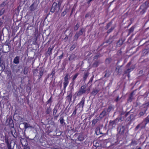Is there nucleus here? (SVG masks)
<instances>
[{
    "instance_id": "nucleus-12",
    "label": "nucleus",
    "mask_w": 149,
    "mask_h": 149,
    "mask_svg": "<svg viewBox=\"0 0 149 149\" xmlns=\"http://www.w3.org/2000/svg\"><path fill=\"white\" fill-rule=\"evenodd\" d=\"M123 43V41L122 39H120L117 42L116 46V47H119L121 46Z\"/></svg>"
},
{
    "instance_id": "nucleus-4",
    "label": "nucleus",
    "mask_w": 149,
    "mask_h": 149,
    "mask_svg": "<svg viewBox=\"0 0 149 149\" xmlns=\"http://www.w3.org/2000/svg\"><path fill=\"white\" fill-rule=\"evenodd\" d=\"M85 29L82 28L78 31L77 32L74 37V40H77L78 38L81 36L82 35L84 32Z\"/></svg>"
},
{
    "instance_id": "nucleus-3",
    "label": "nucleus",
    "mask_w": 149,
    "mask_h": 149,
    "mask_svg": "<svg viewBox=\"0 0 149 149\" xmlns=\"http://www.w3.org/2000/svg\"><path fill=\"white\" fill-rule=\"evenodd\" d=\"M86 86L84 85L81 86L77 92V95L80 96L85 93L86 91Z\"/></svg>"
},
{
    "instance_id": "nucleus-16",
    "label": "nucleus",
    "mask_w": 149,
    "mask_h": 149,
    "mask_svg": "<svg viewBox=\"0 0 149 149\" xmlns=\"http://www.w3.org/2000/svg\"><path fill=\"white\" fill-rule=\"evenodd\" d=\"M77 139V141H81L84 140V137L83 136L82 134H81L79 135L78 136V137Z\"/></svg>"
},
{
    "instance_id": "nucleus-43",
    "label": "nucleus",
    "mask_w": 149,
    "mask_h": 149,
    "mask_svg": "<svg viewBox=\"0 0 149 149\" xmlns=\"http://www.w3.org/2000/svg\"><path fill=\"white\" fill-rule=\"evenodd\" d=\"M122 54V52L121 50V49L118 50L117 52V54L118 56H120Z\"/></svg>"
},
{
    "instance_id": "nucleus-61",
    "label": "nucleus",
    "mask_w": 149,
    "mask_h": 149,
    "mask_svg": "<svg viewBox=\"0 0 149 149\" xmlns=\"http://www.w3.org/2000/svg\"><path fill=\"white\" fill-rule=\"evenodd\" d=\"M129 112L126 113L125 115V117H127V116H128V115H129Z\"/></svg>"
},
{
    "instance_id": "nucleus-59",
    "label": "nucleus",
    "mask_w": 149,
    "mask_h": 149,
    "mask_svg": "<svg viewBox=\"0 0 149 149\" xmlns=\"http://www.w3.org/2000/svg\"><path fill=\"white\" fill-rule=\"evenodd\" d=\"M72 82L70 84V85H72V86H73L74 84L75 81H73L72 80Z\"/></svg>"
},
{
    "instance_id": "nucleus-23",
    "label": "nucleus",
    "mask_w": 149,
    "mask_h": 149,
    "mask_svg": "<svg viewBox=\"0 0 149 149\" xmlns=\"http://www.w3.org/2000/svg\"><path fill=\"white\" fill-rule=\"evenodd\" d=\"M116 70L118 74L120 73L122 71V69L121 68V67H116Z\"/></svg>"
},
{
    "instance_id": "nucleus-30",
    "label": "nucleus",
    "mask_w": 149,
    "mask_h": 149,
    "mask_svg": "<svg viewBox=\"0 0 149 149\" xmlns=\"http://www.w3.org/2000/svg\"><path fill=\"white\" fill-rule=\"evenodd\" d=\"M137 144V141H136L135 140H132V142L130 144V145H136Z\"/></svg>"
},
{
    "instance_id": "nucleus-48",
    "label": "nucleus",
    "mask_w": 149,
    "mask_h": 149,
    "mask_svg": "<svg viewBox=\"0 0 149 149\" xmlns=\"http://www.w3.org/2000/svg\"><path fill=\"white\" fill-rule=\"evenodd\" d=\"M6 1H4L0 4V7H2L6 5L5 2Z\"/></svg>"
},
{
    "instance_id": "nucleus-17",
    "label": "nucleus",
    "mask_w": 149,
    "mask_h": 149,
    "mask_svg": "<svg viewBox=\"0 0 149 149\" xmlns=\"http://www.w3.org/2000/svg\"><path fill=\"white\" fill-rule=\"evenodd\" d=\"M76 57V56L75 54H72L69 56L68 60L70 61L73 60H74Z\"/></svg>"
},
{
    "instance_id": "nucleus-25",
    "label": "nucleus",
    "mask_w": 149,
    "mask_h": 149,
    "mask_svg": "<svg viewBox=\"0 0 149 149\" xmlns=\"http://www.w3.org/2000/svg\"><path fill=\"white\" fill-rule=\"evenodd\" d=\"M78 108H77V107H75V109L74 111H73L72 114V116H75L76 115L77 113V110H78Z\"/></svg>"
},
{
    "instance_id": "nucleus-33",
    "label": "nucleus",
    "mask_w": 149,
    "mask_h": 149,
    "mask_svg": "<svg viewBox=\"0 0 149 149\" xmlns=\"http://www.w3.org/2000/svg\"><path fill=\"white\" fill-rule=\"evenodd\" d=\"M113 109V107L112 105H111L109 106L107 110V112H109Z\"/></svg>"
},
{
    "instance_id": "nucleus-57",
    "label": "nucleus",
    "mask_w": 149,
    "mask_h": 149,
    "mask_svg": "<svg viewBox=\"0 0 149 149\" xmlns=\"http://www.w3.org/2000/svg\"><path fill=\"white\" fill-rule=\"evenodd\" d=\"M117 118V121L118 120V122L119 121H121L123 120V119H122V118L121 117H120L119 118Z\"/></svg>"
},
{
    "instance_id": "nucleus-20",
    "label": "nucleus",
    "mask_w": 149,
    "mask_h": 149,
    "mask_svg": "<svg viewBox=\"0 0 149 149\" xmlns=\"http://www.w3.org/2000/svg\"><path fill=\"white\" fill-rule=\"evenodd\" d=\"M51 111V109L50 106L49 107H47L45 111V113L46 114H49Z\"/></svg>"
},
{
    "instance_id": "nucleus-38",
    "label": "nucleus",
    "mask_w": 149,
    "mask_h": 149,
    "mask_svg": "<svg viewBox=\"0 0 149 149\" xmlns=\"http://www.w3.org/2000/svg\"><path fill=\"white\" fill-rule=\"evenodd\" d=\"M28 71L29 70L28 68L26 67H25L23 71V73L24 74H27L28 72Z\"/></svg>"
},
{
    "instance_id": "nucleus-42",
    "label": "nucleus",
    "mask_w": 149,
    "mask_h": 149,
    "mask_svg": "<svg viewBox=\"0 0 149 149\" xmlns=\"http://www.w3.org/2000/svg\"><path fill=\"white\" fill-rule=\"evenodd\" d=\"M97 122V120L96 119H94L92 120V125L94 126L95 125V124Z\"/></svg>"
},
{
    "instance_id": "nucleus-54",
    "label": "nucleus",
    "mask_w": 149,
    "mask_h": 149,
    "mask_svg": "<svg viewBox=\"0 0 149 149\" xmlns=\"http://www.w3.org/2000/svg\"><path fill=\"white\" fill-rule=\"evenodd\" d=\"M100 57V55H96L94 57V59H97Z\"/></svg>"
},
{
    "instance_id": "nucleus-40",
    "label": "nucleus",
    "mask_w": 149,
    "mask_h": 149,
    "mask_svg": "<svg viewBox=\"0 0 149 149\" xmlns=\"http://www.w3.org/2000/svg\"><path fill=\"white\" fill-rule=\"evenodd\" d=\"M134 26H132L129 29V32L130 33H131L134 30Z\"/></svg>"
},
{
    "instance_id": "nucleus-29",
    "label": "nucleus",
    "mask_w": 149,
    "mask_h": 149,
    "mask_svg": "<svg viewBox=\"0 0 149 149\" xmlns=\"http://www.w3.org/2000/svg\"><path fill=\"white\" fill-rule=\"evenodd\" d=\"M8 149H12L11 143L10 142L6 143Z\"/></svg>"
},
{
    "instance_id": "nucleus-55",
    "label": "nucleus",
    "mask_w": 149,
    "mask_h": 149,
    "mask_svg": "<svg viewBox=\"0 0 149 149\" xmlns=\"http://www.w3.org/2000/svg\"><path fill=\"white\" fill-rule=\"evenodd\" d=\"M54 119L57 120V118H58V116H59V114H57L56 115H54Z\"/></svg>"
},
{
    "instance_id": "nucleus-13",
    "label": "nucleus",
    "mask_w": 149,
    "mask_h": 149,
    "mask_svg": "<svg viewBox=\"0 0 149 149\" xmlns=\"http://www.w3.org/2000/svg\"><path fill=\"white\" fill-rule=\"evenodd\" d=\"M19 56H16L15 58L13 60V63L15 64H18L19 62Z\"/></svg>"
},
{
    "instance_id": "nucleus-31",
    "label": "nucleus",
    "mask_w": 149,
    "mask_h": 149,
    "mask_svg": "<svg viewBox=\"0 0 149 149\" xmlns=\"http://www.w3.org/2000/svg\"><path fill=\"white\" fill-rule=\"evenodd\" d=\"M115 28V26H112L110 29L108 30L107 31V33L108 34L110 33Z\"/></svg>"
},
{
    "instance_id": "nucleus-64",
    "label": "nucleus",
    "mask_w": 149,
    "mask_h": 149,
    "mask_svg": "<svg viewBox=\"0 0 149 149\" xmlns=\"http://www.w3.org/2000/svg\"><path fill=\"white\" fill-rule=\"evenodd\" d=\"M89 16V13H87L86 14L85 16V17L87 18Z\"/></svg>"
},
{
    "instance_id": "nucleus-32",
    "label": "nucleus",
    "mask_w": 149,
    "mask_h": 149,
    "mask_svg": "<svg viewBox=\"0 0 149 149\" xmlns=\"http://www.w3.org/2000/svg\"><path fill=\"white\" fill-rule=\"evenodd\" d=\"M44 72V70H41L39 72V78H40L43 75V74Z\"/></svg>"
},
{
    "instance_id": "nucleus-39",
    "label": "nucleus",
    "mask_w": 149,
    "mask_h": 149,
    "mask_svg": "<svg viewBox=\"0 0 149 149\" xmlns=\"http://www.w3.org/2000/svg\"><path fill=\"white\" fill-rule=\"evenodd\" d=\"M111 24H112L111 22H109L108 24H107L106 26L105 29L106 30L108 29H109V28L111 26Z\"/></svg>"
},
{
    "instance_id": "nucleus-28",
    "label": "nucleus",
    "mask_w": 149,
    "mask_h": 149,
    "mask_svg": "<svg viewBox=\"0 0 149 149\" xmlns=\"http://www.w3.org/2000/svg\"><path fill=\"white\" fill-rule=\"evenodd\" d=\"M106 115V112L105 111H103L100 114V116L101 118H103Z\"/></svg>"
},
{
    "instance_id": "nucleus-5",
    "label": "nucleus",
    "mask_w": 149,
    "mask_h": 149,
    "mask_svg": "<svg viewBox=\"0 0 149 149\" xmlns=\"http://www.w3.org/2000/svg\"><path fill=\"white\" fill-rule=\"evenodd\" d=\"M85 97H83L79 102L77 105L76 107H77L78 108H81L82 109H83L85 104Z\"/></svg>"
},
{
    "instance_id": "nucleus-52",
    "label": "nucleus",
    "mask_w": 149,
    "mask_h": 149,
    "mask_svg": "<svg viewBox=\"0 0 149 149\" xmlns=\"http://www.w3.org/2000/svg\"><path fill=\"white\" fill-rule=\"evenodd\" d=\"M121 98H119V96H118L116 98L115 100L114 101L116 102H118V101Z\"/></svg>"
},
{
    "instance_id": "nucleus-41",
    "label": "nucleus",
    "mask_w": 149,
    "mask_h": 149,
    "mask_svg": "<svg viewBox=\"0 0 149 149\" xmlns=\"http://www.w3.org/2000/svg\"><path fill=\"white\" fill-rule=\"evenodd\" d=\"M144 121L146 122L145 125H146L149 123V117L148 118V116L146 118L144 119Z\"/></svg>"
},
{
    "instance_id": "nucleus-11",
    "label": "nucleus",
    "mask_w": 149,
    "mask_h": 149,
    "mask_svg": "<svg viewBox=\"0 0 149 149\" xmlns=\"http://www.w3.org/2000/svg\"><path fill=\"white\" fill-rule=\"evenodd\" d=\"M89 74V73L88 71H87L86 72H84L83 77V80L84 81H86Z\"/></svg>"
},
{
    "instance_id": "nucleus-8",
    "label": "nucleus",
    "mask_w": 149,
    "mask_h": 149,
    "mask_svg": "<svg viewBox=\"0 0 149 149\" xmlns=\"http://www.w3.org/2000/svg\"><path fill=\"white\" fill-rule=\"evenodd\" d=\"M135 67L134 66H132L130 68H129L127 69L125 71H124V74H129L130 72L132 71H133V70L134 69Z\"/></svg>"
},
{
    "instance_id": "nucleus-44",
    "label": "nucleus",
    "mask_w": 149,
    "mask_h": 149,
    "mask_svg": "<svg viewBox=\"0 0 149 149\" xmlns=\"http://www.w3.org/2000/svg\"><path fill=\"white\" fill-rule=\"evenodd\" d=\"M94 76L93 75V76L90 79V80L89 81V82L88 83V84H89L90 83H91L92 82L93 79L94 78Z\"/></svg>"
},
{
    "instance_id": "nucleus-6",
    "label": "nucleus",
    "mask_w": 149,
    "mask_h": 149,
    "mask_svg": "<svg viewBox=\"0 0 149 149\" xmlns=\"http://www.w3.org/2000/svg\"><path fill=\"white\" fill-rule=\"evenodd\" d=\"M117 118H116L113 121L110 120L109 122V127L111 129L114 128L117 123Z\"/></svg>"
},
{
    "instance_id": "nucleus-19",
    "label": "nucleus",
    "mask_w": 149,
    "mask_h": 149,
    "mask_svg": "<svg viewBox=\"0 0 149 149\" xmlns=\"http://www.w3.org/2000/svg\"><path fill=\"white\" fill-rule=\"evenodd\" d=\"M54 48V47H53L52 48H51L50 47H49L47 52V54L49 55H51L52 54V50Z\"/></svg>"
},
{
    "instance_id": "nucleus-56",
    "label": "nucleus",
    "mask_w": 149,
    "mask_h": 149,
    "mask_svg": "<svg viewBox=\"0 0 149 149\" xmlns=\"http://www.w3.org/2000/svg\"><path fill=\"white\" fill-rule=\"evenodd\" d=\"M131 63H132L131 61L129 62L126 65V67L127 68H128L130 66V65H131Z\"/></svg>"
},
{
    "instance_id": "nucleus-24",
    "label": "nucleus",
    "mask_w": 149,
    "mask_h": 149,
    "mask_svg": "<svg viewBox=\"0 0 149 149\" xmlns=\"http://www.w3.org/2000/svg\"><path fill=\"white\" fill-rule=\"evenodd\" d=\"M99 65V62L98 61H95L93 64V66L94 67H97Z\"/></svg>"
},
{
    "instance_id": "nucleus-1",
    "label": "nucleus",
    "mask_w": 149,
    "mask_h": 149,
    "mask_svg": "<svg viewBox=\"0 0 149 149\" xmlns=\"http://www.w3.org/2000/svg\"><path fill=\"white\" fill-rule=\"evenodd\" d=\"M62 2L59 1L58 2H54L53 3L50 11L52 13H54L55 11L58 12L60 9Z\"/></svg>"
},
{
    "instance_id": "nucleus-53",
    "label": "nucleus",
    "mask_w": 149,
    "mask_h": 149,
    "mask_svg": "<svg viewBox=\"0 0 149 149\" xmlns=\"http://www.w3.org/2000/svg\"><path fill=\"white\" fill-rule=\"evenodd\" d=\"M63 56V52L62 54L60 56H58V58L59 59L61 60Z\"/></svg>"
},
{
    "instance_id": "nucleus-9",
    "label": "nucleus",
    "mask_w": 149,
    "mask_h": 149,
    "mask_svg": "<svg viewBox=\"0 0 149 149\" xmlns=\"http://www.w3.org/2000/svg\"><path fill=\"white\" fill-rule=\"evenodd\" d=\"M119 129V132L121 134H123L124 133L125 127L124 126H120L118 127V130Z\"/></svg>"
},
{
    "instance_id": "nucleus-27",
    "label": "nucleus",
    "mask_w": 149,
    "mask_h": 149,
    "mask_svg": "<svg viewBox=\"0 0 149 149\" xmlns=\"http://www.w3.org/2000/svg\"><path fill=\"white\" fill-rule=\"evenodd\" d=\"M106 73L105 74L104 76V77H109L110 75V72H109V71H108L107 70L106 71Z\"/></svg>"
},
{
    "instance_id": "nucleus-34",
    "label": "nucleus",
    "mask_w": 149,
    "mask_h": 149,
    "mask_svg": "<svg viewBox=\"0 0 149 149\" xmlns=\"http://www.w3.org/2000/svg\"><path fill=\"white\" fill-rule=\"evenodd\" d=\"M5 11V10L4 8H3L0 10V17L4 13Z\"/></svg>"
},
{
    "instance_id": "nucleus-15",
    "label": "nucleus",
    "mask_w": 149,
    "mask_h": 149,
    "mask_svg": "<svg viewBox=\"0 0 149 149\" xmlns=\"http://www.w3.org/2000/svg\"><path fill=\"white\" fill-rule=\"evenodd\" d=\"M99 91L97 88L93 89V91L91 93V95L95 96L99 92Z\"/></svg>"
},
{
    "instance_id": "nucleus-60",
    "label": "nucleus",
    "mask_w": 149,
    "mask_h": 149,
    "mask_svg": "<svg viewBox=\"0 0 149 149\" xmlns=\"http://www.w3.org/2000/svg\"><path fill=\"white\" fill-rule=\"evenodd\" d=\"M140 124H138L136 126V127L135 128V129L136 130H137L139 128V127H140Z\"/></svg>"
},
{
    "instance_id": "nucleus-18",
    "label": "nucleus",
    "mask_w": 149,
    "mask_h": 149,
    "mask_svg": "<svg viewBox=\"0 0 149 149\" xmlns=\"http://www.w3.org/2000/svg\"><path fill=\"white\" fill-rule=\"evenodd\" d=\"M95 132L97 135H98L100 134V128L99 127H97L95 129Z\"/></svg>"
},
{
    "instance_id": "nucleus-47",
    "label": "nucleus",
    "mask_w": 149,
    "mask_h": 149,
    "mask_svg": "<svg viewBox=\"0 0 149 149\" xmlns=\"http://www.w3.org/2000/svg\"><path fill=\"white\" fill-rule=\"evenodd\" d=\"M95 142H94L93 143L94 146L97 148L99 147L100 146L99 144L97 143L96 141V143H95Z\"/></svg>"
},
{
    "instance_id": "nucleus-45",
    "label": "nucleus",
    "mask_w": 149,
    "mask_h": 149,
    "mask_svg": "<svg viewBox=\"0 0 149 149\" xmlns=\"http://www.w3.org/2000/svg\"><path fill=\"white\" fill-rule=\"evenodd\" d=\"M76 47V45L75 44L73 45L70 48V50H73Z\"/></svg>"
},
{
    "instance_id": "nucleus-21",
    "label": "nucleus",
    "mask_w": 149,
    "mask_h": 149,
    "mask_svg": "<svg viewBox=\"0 0 149 149\" xmlns=\"http://www.w3.org/2000/svg\"><path fill=\"white\" fill-rule=\"evenodd\" d=\"M60 122L61 125H63V123L64 124H65V123L64 122V120L63 119V117H61L59 120Z\"/></svg>"
},
{
    "instance_id": "nucleus-2",
    "label": "nucleus",
    "mask_w": 149,
    "mask_h": 149,
    "mask_svg": "<svg viewBox=\"0 0 149 149\" xmlns=\"http://www.w3.org/2000/svg\"><path fill=\"white\" fill-rule=\"evenodd\" d=\"M69 74L67 73L64 77V80L63 83V89L64 90H65L66 87L69 84Z\"/></svg>"
},
{
    "instance_id": "nucleus-37",
    "label": "nucleus",
    "mask_w": 149,
    "mask_h": 149,
    "mask_svg": "<svg viewBox=\"0 0 149 149\" xmlns=\"http://www.w3.org/2000/svg\"><path fill=\"white\" fill-rule=\"evenodd\" d=\"M67 10L65 9L63 12L61 13V16L62 17H64L67 13Z\"/></svg>"
},
{
    "instance_id": "nucleus-62",
    "label": "nucleus",
    "mask_w": 149,
    "mask_h": 149,
    "mask_svg": "<svg viewBox=\"0 0 149 149\" xmlns=\"http://www.w3.org/2000/svg\"><path fill=\"white\" fill-rule=\"evenodd\" d=\"M93 0H89L87 2V3L88 4H89Z\"/></svg>"
},
{
    "instance_id": "nucleus-49",
    "label": "nucleus",
    "mask_w": 149,
    "mask_h": 149,
    "mask_svg": "<svg viewBox=\"0 0 149 149\" xmlns=\"http://www.w3.org/2000/svg\"><path fill=\"white\" fill-rule=\"evenodd\" d=\"M52 96H51L50 97L49 99L47 101V104H49V103H51L52 102Z\"/></svg>"
},
{
    "instance_id": "nucleus-22",
    "label": "nucleus",
    "mask_w": 149,
    "mask_h": 149,
    "mask_svg": "<svg viewBox=\"0 0 149 149\" xmlns=\"http://www.w3.org/2000/svg\"><path fill=\"white\" fill-rule=\"evenodd\" d=\"M80 23L79 22H78L77 24L74 26V31H77L79 28L80 27Z\"/></svg>"
},
{
    "instance_id": "nucleus-14",
    "label": "nucleus",
    "mask_w": 149,
    "mask_h": 149,
    "mask_svg": "<svg viewBox=\"0 0 149 149\" xmlns=\"http://www.w3.org/2000/svg\"><path fill=\"white\" fill-rule=\"evenodd\" d=\"M8 124L9 126L11 128H14V125L13 123V121L11 118H10L9 120Z\"/></svg>"
},
{
    "instance_id": "nucleus-7",
    "label": "nucleus",
    "mask_w": 149,
    "mask_h": 149,
    "mask_svg": "<svg viewBox=\"0 0 149 149\" xmlns=\"http://www.w3.org/2000/svg\"><path fill=\"white\" fill-rule=\"evenodd\" d=\"M68 95L66 97L67 100L70 103L72 100V92L71 91H69V93H68Z\"/></svg>"
},
{
    "instance_id": "nucleus-26",
    "label": "nucleus",
    "mask_w": 149,
    "mask_h": 149,
    "mask_svg": "<svg viewBox=\"0 0 149 149\" xmlns=\"http://www.w3.org/2000/svg\"><path fill=\"white\" fill-rule=\"evenodd\" d=\"M58 109L57 107H55L53 110V115H55L57 112Z\"/></svg>"
},
{
    "instance_id": "nucleus-63",
    "label": "nucleus",
    "mask_w": 149,
    "mask_h": 149,
    "mask_svg": "<svg viewBox=\"0 0 149 149\" xmlns=\"http://www.w3.org/2000/svg\"><path fill=\"white\" fill-rule=\"evenodd\" d=\"M111 61V58H107L106 59V61H108L109 62V63Z\"/></svg>"
},
{
    "instance_id": "nucleus-50",
    "label": "nucleus",
    "mask_w": 149,
    "mask_h": 149,
    "mask_svg": "<svg viewBox=\"0 0 149 149\" xmlns=\"http://www.w3.org/2000/svg\"><path fill=\"white\" fill-rule=\"evenodd\" d=\"M24 127L26 129L29 127V124L27 123H24Z\"/></svg>"
},
{
    "instance_id": "nucleus-58",
    "label": "nucleus",
    "mask_w": 149,
    "mask_h": 149,
    "mask_svg": "<svg viewBox=\"0 0 149 149\" xmlns=\"http://www.w3.org/2000/svg\"><path fill=\"white\" fill-rule=\"evenodd\" d=\"M133 92H132L130 93V97H129L130 99L131 100L132 99V96H133Z\"/></svg>"
},
{
    "instance_id": "nucleus-46",
    "label": "nucleus",
    "mask_w": 149,
    "mask_h": 149,
    "mask_svg": "<svg viewBox=\"0 0 149 149\" xmlns=\"http://www.w3.org/2000/svg\"><path fill=\"white\" fill-rule=\"evenodd\" d=\"M4 140L6 143L10 142L9 141L8 137L7 136H5Z\"/></svg>"
},
{
    "instance_id": "nucleus-51",
    "label": "nucleus",
    "mask_w": 149,
    "mask_h": 149,
    "mask_svg": "<svg viewBox=\"0 0 149 149\" xmlns=\"http://www.w3.org/2000/svg\"><path fill=\"white\" fill-rule=\"evenodd\" d=\"M38 72V70L37 69H35L33 70V75H35V74H36Z\"/></svg>"
},
{
    "instance_id": "nucleus-35",
    "label": "nucleus",
    "mask_w": 149,
    "mask_h": 149,
    "mask_svg": "<svg viewBox=\"0 0 149 149\" xmlns=\"http://www.w3.org/2000/svg\"><path fill=\"white\" fill-rule=\"evenodd\" d=\"M146 110H145L143 111H141L140 112L139 114V117H140L141 116H143L146 113Z\"/></svg>"
},
{
    "instance_id": "nucleus-36",
    "label": "nucleus",
    "mask_w": 149,
    "mask_h": 149,
    "mask_svg": "<svg viewBox=\"0 0 149 149\" xmlns=\"http://www.w3.org/2000/svg\"><path fill=\"white\" fill-rule=\"evenodd\" d=\"M79 74L78 73H76L73 77L72 78V80L75 81L76 79L77 78Z\"/></svg>"
},
{
    "instance_id": "nucleus-10",
    "label": "nucleus",
    "mask_w": 149,
    "mask_h": 149,
    "mask_svg": "<svg viewBox=\"0 0 149 149\" xmlns=\"http://www.w3.org/2000/svg\"><path fill=\"white\" fill-rule=\"evenodd\" d=\"M30 11L32 12L36 10L37 8V7L34 3H33L30 6Z\"/></svg>"
}]
</instances>
